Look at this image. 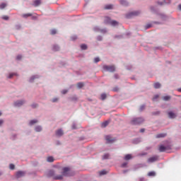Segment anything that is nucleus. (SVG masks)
Here are the masks:
<instances>
[{
    "mask_svg": "<svg viewBox=\"0 0 181 181\" xmlns=\"http://www.w3.org/2000/svg\"><path fill=\"white\" fill-rule=\"evenodd\" d=\"M55 172L53 170H50L47 172V177H54V180H62L63 176H74V172L70 169L69 167H65L63 168V172L62 175L54 176Z\"/></svg>",
    "mask_w": 181,
    "mask_h": 181,
    "instance_id": "f257e3e1",
    "label": "nucleus"
},
{
    "mask_svg": "<svg viewBox=\"0 0 181 181\" xmlns=\"http://www.w3.org/2000/svg\"><path fill=\"white\" fill-rule=\"evenodd\" d=\"M144 119L142 117H137V118H134L131 123L132 125H139L140 124H142L144 122Z\"/></svg>",
    "mask_w": 181,
    "mask_h": 181,
    "instance_id": "f03ea898",
    "label": "nucleus"
},
{
    "mask_svg": "<svg viewBox=\"0 0 181 181\" xmlns=\"http://www.w3.org/2000/svg\"><path fill=\"white\" fill-rule=\"evenodd\" d=\"M103 69L106 70V71H110V73H114V71H115V66L114 65H111V66L104 65Z\"/></svg>",
    "mask_w": 181,
    "mask_h": 181,
    "instance_id": "7ed1b4c3",
    "label": "nucleus"
},
{
    "mask_svg": "<svg viewBox=\"0 0 181 181\" xmlns=\"http://www.w3.org/2000/svg\"><path fill=\"white\" fill-rule=\"evenodd\" d=\"M169 149H172V146H165L163 145H160L158 147L159 152H166V151H169Z\"/></svg>",
    "mask_w": 181,
    "mask_h": 181,
    "instance_id": "20e7f679",
    "label": "nucleus"
},
{
    "mask_svg": "<svg viewBox=\"0 0 181 181\" xmlns=\"http://www.w3.org/2000/svg\"><path fill=\"white\" fill-rule=\"evenodd\" d=\"M105 141L107 144H114L117 139L112 138L111 136H105Z\"/></svg>",
    "mask_w": 181,
    "mask_h": 181,
    "instance_id": "39448f33",
    "label": "nucleus"
},
{
    "mask_svg": "<svg viewBox=\"0 0 181 181\" xmlns=\"http://www.w3.org/2000/svg\"><path fill=\"white\" fill-rule=\"evenodd\" d=\"M25 175V171H18L16 174V177H17V179H19L20 177H23Z\"/></svg>",
    "mask_w": 181,
    "mask_h": 181,
    "instance_id": "423d86ee",
    "label": "nucleus"
},
{
    "mask_svg": "<svg viewBox=\"0 0 181 181\" xmlns=\"http://www.w3.org/2000/svg\"><path fill=\"white\" fill-rule=\"evenodd\" d=\"M158 160V156H153L148 159V163H153V162H156Z\"/></svg>",
    "mask_w": 181,
    "mask_h": 181,
    "instance_id": "0eeeda50",
    "label": "nucleus"
},
{
    "mask_svg": "<svg viewBox=\"0 0 181 181\" xmlns=\"http://www.w3.org/2000/svg\"><path fill=\"white\" fill-rule=\"evenodd\" d=\"M168 115L171 119H173V118H176L177 117L176 113L173 112V111L168 112Z\"/></svg>",
    "mask_w": 181,
    "mask_h": 181,
    "instance_id": "6e6552de",
    "label": "nucleus"
},
{
    "mask_svg": "<svg viewBox=\"0 0 181 181\" xmlns=\"http://www.w3.org/2000/svg\"><path fill=\"white\" fill-rule=\"evenodd\" d=\"M25 104L24 100H18L14 103L15 107H21V105H23Z\"/></svg>",
    "mask_w": 181,
    "mask_h": 181,
    "instance_id": "1a4fd4ad",
    "label": "nucleus"
},
{
    "mask_svg": "<svg viewBox=\"0 0 181 181\" xmlns=\"http://www.w3.org/2000/svg\"><path fill=\"white\" fill-rule=\"evenodd\" d=\"M139 13H141V12H139V11H133V12L130 13L129 14V16H127V18H129V16H138V15H139Z\"/></svg>",
    "mask_w": 181,
    "mask_h": 181,
    "instance_id": "9d476101",
    "label": "nucleus"
},
{
    "mask_svg": "<svg viewBox=\"0 0 181 181\" xmlns=\"http://www.w3.org/2000/svg\"><path fill=\"white\" fill-rule=\"evenodd\" d=\"M166 135H167L166 133H160L156 136V138H157V139L165 138V136H166Z\"/></svg>",
    "mask_w": 181,
    "mask_h": 181,
    "instance_id": "9b49d317",
    "label": "nucleus"
},
{
    "mask_svg": "<svg viewBox=\"0 0 181 181\" xmlns=\"http://www.w3.org/2000/svg\"><path fill=\"white\" fill-rule=\"evenodd\" d=\"M40 4H42V1L35 0L34 2H33V6H39V5H40Z\"/></svg>",
    "mask_w": 181,
    "mask_h": 181,
    "instance_id": "f8f14e48",
    "label": "nucleus"
},
{
    "mask_svg": "<svg viewBox=\"0 0 181 181\" xmlns=\"http://www.w3.org/2000/svg\"><path fill=\"white\" fill-rule=\"evenodd\" d=\"M63 130L62 129H58L57 132H56V135L57 136H62L63 135Z\"/></svg>",
    "mask_w": 181,
    "mask_h": 181,
    "instance_id": "ddd939ff",
    "label": "nucleus"
},
{
    "mask_svg": "<svg viewBox=\"0 0 181 181\" xmlns=\"http://www.w3.org/2000/svg\"><path fill=\"white\" fill-rule=\"evenodd\" d=\"M109 124H110V122L108 121L104 122L101 124V127L102 128H105V127H107Z\"/></svg>",
    "mask_w": 181,
    "mask_h": 181,
    "instance_id": "4468645a",
    "label": "nucleus"
},
{
    "mask_svg": "<svg viewBox=\"0 0 181 181\" xmlns=\"http://www.w3.org/2000/svg\"><path fill=\"white\" fill-rule=\"evenodd\" d=\"M121 5H123V6H128V2L125 0H120Z\"/></svg>",
    "mask_w": 181,
    "mask_h": 181,
    "instance_id": "2eb2a0df",
    "label": "nucleus"
},
{
    "mask_svg": "<svg viewBox=\"0 0 181 181\" xmlns=\"http://www.w3.org/2000/svg\"><path fill=\"white\" fill-rule=\"evenodd\" d=\"M132 158V155L131 154H127L124 156V160H129Z\"/></svg>",
    "mask_w": 181,
    "mask_h": 181,
    "instance_id": "dca6fc26",
    "label": "nucleus"
},
{
    "mask_svg": "<svg viewBox=\"0 0 181 181\" xmlns=\"http://www.w3.org/2000/svg\"><path fill=\"white\" fill-rule=\"evenodd\" d=\"M59 49L60 48L58 45H54L52 47V50H54V52H59Z\"/></svg>",
    "mask_w": 181,
    "mask_h": 181,
    "instance_id": "f3484780",
    "label": "nucleus"
},
{
    "mask_svg": "<svg viewBox=\"0 0 181 181\" xmlns=\"http://www.w3.org/2000/svg\"><path fill=\"white\" fill-rule=\"evenodd\" d=\"M29 16H32V13H25V14H23V15H22V17H23V18H29Z\"/></svg>",
    "mask_w": 181,
    "mask_h": 181,
    "instance_id": "a211bd4d",
    "label": "nucleus"
},
{
    "mask_svg": "<svg viewBox=\"0 0 181 181\" xmlns=\"http://www.w3.org/2000/svg\"><path fill=\"white\" fill-rule=\"evenodd\" d=\"M77 87H78V88H83V87H84V83H81V82L78 83H77Z\"/></svg>",
    "mask_w": 181,
    "mask_h": 181,
    "instance_id": "6ab92c4d",
    "label": "nucleus"
},
{
    "mask_svg": "<svg viewBox=\"0 0 181 181\" xmlns=\"http://www.w3.org/2000/svg\"><path fill=\"white\" fill-rule=\"evenodd\" d=\"M154 88H160V83L159 82L154 83Z\"/></svg>",
    "mask_w": 181,
    "mask_h": 181,
    "instance_id": "aec40b11",
    "label": "nucleus"
},
{
    "mask_svg": "<svg viewBox=\"0 0 181 181\" xmlns=\"http://www.w3.org/2000/svg\"><path fill=\"white\" fill-rule=\"evenodd\" d=\"M47 162H54V158L52 156H49L47 158Z\"/></svg>",
    "mask_w": 181,
    "mask_h": 181,
    "instance_id": "412c9836",
    "label": "nucleus"
},
{
    "mask_svg": "<svg viewBox=\"0 0 181 181\" xmlns=\"http://www.w3.org/2000/svg\"><path fill=\"white\" fill-rule=\"evenodd\" d=\"M107 98V95L105 93H103L101 95H100V99L104 100Z\"/></svg>",
    "mask_w": 181,
    "mask_h": 181,
    "instance_id": "4be33fe9",
    "label": "nucleus"
},
{
    "mask_svg": "<svg viewBox=\"0 0 181 181\" xmlns=\"http://www.w3.org/2000/svg\"><path fill=\"white\" fill-rule=\"evenodd\" d=\"M163 100H164V101H169V100H170V96L169 95L164 96L163 97Z\"/></svg>",
    "mask_w": 181,
    "mask_h": 181,
    "instance_id": "5701e85b",
    "label": "nucleus"
},
{
    "mask_svg": "<svg viewBox=\"0 0 181 181\" xmlns=\"http://www.w3.org/2000/svg\"><path fill=\"white\" fill-rule=\"evenodd\" d=\"M81 49L82 50H86V49H87V45H86V44L81 45Z\"/></svg>",
    "mask_w": 181,
    "mask_h": 181,
    "instance_id": "b1692460",
    "label": "nucleus"
},
{
    "mask_svg": "<svg viewBox=\"0 0 181 181\" xmlns=\"http://www.w3.org/2000/svg\"><path fill=\"white\" fill-rule=\"evenodd\" d=\"M110 24L112 25V26H117V25H118V22L115 21H112L110 22Z\"/></svg>",
    "mask_w": 181,
    "mask_h": 181,
    "instance_id": "393cba45",
    "label": "nucleus"
},
{
    "mask_svg": "<svg viewBox=\"0 0 181 181\" xmlns=\"http://www.w3.org/2000/svg\"><path fill=\"white\" fill-rule=\"evenodd\" d=\"M156 173L154 171L149 172L148 176H156Z\"/></svg>",
    "mask_w": 181,
    "mask_h": 181,
    "instance_id": "a878e982",
    "label": "nucleus"
},
{
    "mask_svg": "<svg viewBox=\"0 0 181 181\" xmlns=\"http://www.w3.org/2000/svg\"><path fill=\"white\" fill-rule=\"evenodd\" d=\"M105 9H112V5L108 4L105 6Z\"/></svg>",
    "mask_w": 181,
    "mask_h": 181,
    "instance_id": "bb28decb",
    "label": "nucleus"
},
{
    "mask_svg": "<svg viewBox=\"0 0 181 181\" xmlns=\"http://www.w3.org/2000/svg\"><path fill=\"white\" fill-rule=\"evenodd\" d=\"M35 131L36 132H40V131H42V127L40 126L36 127Z\"/></svg>",
    "mask_w": 181,
    "mask_h": 181,
    "instance_id": "cd10ccee",
    "label": "nucleus"
},
{
    "mask_svg": "<svg viewBox=\"0 0 181 181\" xmlns=\"http://www.w3.org/2000/svg\"><path fill=\"white\" fill-rule=\"evenodd\" d=\"M6 7V4L3 3L1 4H0V9H4V8Z\"/></svg>",
    "mask_w": 181,
    "mask_h": 181,
    "instance_id": "c85d7f7f",
    "label": "nucleus"
},
{
    "mask_svg": "<svg viewBox=\"0 0 181 181\" xmlns=\"http://www.w3.org/2000/svg\"><path fill=\"white\" fill-rule=\"evenodd\" d=\"M158 5H164L165 4V0H159L158 1Z\"/></svg>",
    "mask_w": 181,
    "mask_h": 181,
    "instance_id": "c756f323",
    "label": "nucleus"
},
{
    "mask_svg": "<svg viewBox=\"0 0 181 181\" xmlns=\"http://www.w3.org/2000/svg\"><path fill=\"white\" fill-rule=\"evenodd\" d=\"M37 120H36V119L31 120L30 122V125H33L34 124H37Z\"/></svg>",
    "mask_w": 181,
    "mask_h": 181,
    "instance_id": "7c9ffc66",
    "label": "nucleus"
},
{
    "mask_svg": "<svg viewBox=\"0 0 181 181\" xmlns=\"http://www.w3.org/2000/svg\"><path fill=\"white\" fill-rule=\"evenodd\" d=\"M99 174L100 175V176H102V175H107V171H105V170H103L100 171Z\"/></svg>",
    "mask_w": 181,
    "mask_h": 181,
    "instance_id": "2f4dec72",
    "label": "nucleus"
},
{
    "mask_svg": "<svg viewBox=\"0 0 181 181\" xmlns=\"http://www.w3.org/2000/svg\"><path fill=\"white\" fill-rule=\"evenodd\" d=\"M150 28H152V24L148 23L146 25V29H150Z\"/></svg>",
    "mask_w": 181,
    "mask_h": 181,
    "instance_id": "473e14b6",
    "label": "nucleus"
},
{
    "mask_svg": "<svg viewBox=\"0 0 181 181\" xmlns=\"http://www.w3.org/2000/svg\"><path fill=\"white\" fill-rule=\"evenodd\" d=\"M9 168L11 170H13L15 169V165L13 164H10Z\"/></svg>",
    "mask_w": 181,
    "mask_h": 181,
    "instance_id": "72a5a7b5",
    "label": "nucleus"
},
{
    "mask_svg": "<svg viewBox=\"0 0 181 181\" xmlns=\"http://www.w3.org/2000/svg\"><path fill=\"white\" fill-rule=\"evenodd\" d=\"M56 33H57V31L56 30H51V35H56Z\"/></svg>",
    "mask_w": 181,
    "mask_h": 181,
    "instance_id": "f704fd0d",
    "label": "nucleus"
},
{
    "mask_svg": "<svg viewBox=\"0 0 181 181\" xmlns=\"http://www.w3.org/2000/svg\"><path fill=\"white\" fill-rule=\"evenodd\" d=\"M108 158H110V154H105L103 156V159H108Z\"/></svg>",
    "mask_w": 181,
    "mask_h": 181,
    "instance_id": "c9c22d12",
    "label": "nucleus"
},
{
    "mask_svg": "<svg viewBox=\"0 0 181 181\" xmlns=\"http://www.w3.org/2000/svg\"><path fill=\"white\" fill-rule=\"evenodd\" d=\"M2 19H4V21H8V19H9V17L8 16H4L2 17Z\"/></svg>",
    "mask_w": 181,
    "mask_h": 181,
    "instance_id": "e433bc0d",
    "label": "nucleus"
},
{
    "mask_svg": "<svg viewBox=\"0 0 181 181\" xmlns=\"http://www.w3.org/2000/svg\"><path fill=\"white\" fill-rule=\"evenodd\" d=\"M145 110V105H141L139 108V111H144Z\"/></svg>",
    "mask_w": 181,
    "mask_h": 181,
    "instance_id": "4c0bfd02",
    "label": "nucleus"
},
{
    "mask_svg": "<svg viewBox=\"0 0 181 181\" xmlns=\"http://www.w3.org/2000/svg\"><path fill=\"white\" fill-rule=\"evenodd\" d=\"M157 98H159V95H154V97L153 98V101H155Z\"/></svg>",
    "mask_w": 181,
    "mask_h": 181,
    "instance_id": "58836bf2",
    "label": "nucleus"
},
{
    "mask_svg": "<svg viewBox=\"0 0 181 181\" xmlns=\"http://www.w3.org/2000/svg\"><path fill=\"white\" fill-rule=\"evenodd\" d=\"M98 62H100V58H99V57L95 58L94 62H95V63H98Z\"/></svg>",
    "mask_w": 181,
    "mask_h": 181,
    "instance_id": "ea45409f",
    "label": "nucleus"
},
{
    "mask_svg": "<svg viewBox=\"0 0 181 181\" xmlns=\"http://www.w3.org/2000/svg\"><path fill=\"white\" fill-rule=\"evenodd\" d=\"M113 91H115V92L119 91V88H118V87H115V88H113Z\"/></svg>",
    "mask_w": 181,
    "mask_h": 181,
    "instance_id": "a19ab883",
    "label": "nucleus"
},
{
    "mask_svg": "<svg viewBox=\"0 0 181 181\" xmlns=\"http://www.w3.org/2000/svg\"><path fill=\"white\" fill-rule=\"evenodd\" d=\"M37 77L36 76H32L30 79V83H33V80H35V78H36Z\"/></svg>",
    "mask_w": 181,
    "mask_h": 181,
    "instance_id": "79ce46f5",
    "label": "nucleus"
},
{
    "mask_svg": "<svg viewBox=\"0 0 181 181\" xmlns=\"http://www.w3.org/2000/svg\"><path fill=\"white\" fill-rule=\"evenodd\" d=\"M127 165H128V163H124L122 164V168H126Z\"/></svg>",
    "mask_w": 181,
    "mask_h": 181,
    "instance_id": "37998d69",
    "label": "nucleus"
},
{
    "mask_svg": "<svg viewBox=\"0 0 181 181\" xmlns=\"http://www.w3.org/2000/svg\"><path fill=\"white\" fill-rule=\"evenodd\" d=\"M159 114H160V112L157 111V112H153V115H159Z\"/></svg>",
    "mask_w": 181,
    "mask_h": 181,
    "instance_id": "c03bdc74",
    "label": "nucleus"
},
{
    "mask_svg": "<svg viewBox=\"0 0 181 181\" xmlns=\"http://www.w3.org/2000/svg\"><path fill=\"white\" fill-rule=\"evenodd\" d=\"M58 100H59V99L55 98L52 99V103H56Z\"/></svg>",
    "mask_w": 181,
    "mask_h": 181,
    "instance_id": "a18cd8bd",
    "label": "nucleus"
},
{
    "mask_svg": "<svg viewBox=\"0 0 181 181\" xmlns=\"http://www.w3.org/2000/svg\"><path fill=\"white\" fill-rule=\"evenodd\" d=\"M17 60H21V59H22V56L21 55H18L17 56Z\"/></svg>",
    "mask_w": 181,
    "mask_h": 181,
    "instance_id": "49530a36",
    "label": "nucleus"
},
{
    "mask_svg": "<svg viewBox=\"0 0 181 181\" xmlns=\"http://www.w3.org/2000/svg\"><path fill=\"white\" fill-rule=\"evenodd\" d=\"M14 75L15 74H11L8 76V78H12V77H13Z\"/></svg>",
    "mask_w": 181,
    "mask_h": 181,
    "instance_id": "de8ad7c7",
    "label": "nucleus"
},
{
    "mask_svg": "<svg viewBox=\"0 0 181 181\" xmlns=\"http://www.w3.org/2000/svg\"><path fill=\"white\" fill-rule=\"evenodd\" d=\"M62 94H66L67 93V90H64L62 91Z\"/></svg>",
    "mask_w": 181,
    "mask_h": 181,
    "instance_id": "09e8293b",
    "label": "nucleus"
},
{
    "mask_svg": "<svg viewBox=\"0 0 181 181\" xmlns=\"http://www.w3.org/2000/svg\"><path fill=\"white\" fill-rule=\"evenodd\" d=\"M32 107L33 108H36V107H37V104H33Z\"/></svg>",
    "mask_w": 181,
    "mask_h": 181,
    "instance_id": "8fccbe9b",
    "label": "nucleus"
},
{
    "mask_svg": "<svg viewBox=\"0 0 181 181\" xmlns=\"http://www.w3.org/2000/svg\"><path fill=\"white\" fill-rule=\"evenodd\" d=\"M4 124V120L0 119V126Z\"/></svg>",
    "mask_w": 181,
    "mask_h": 181,
    "instance_id": "3c124183",
    "label": "nucleus"
},
{
    "mask_svg": "<svg viewBox=\"0 0 181 181\" xmlns=\"http://www.w3.org/2000/svg\"><path fill=\"white\" fill-rule=\"evenodd\" d=\"M140 132H145V129H141Z\"/></svg>",
    "mask_w": 181,
    "mask_h": 181,
    "instance_id": "603ef678",
    "label": "nucleus"
},
{
    "mask_svg": "<svg viewBox=\"0 0 181 181\" xmlns=\"http://www.w3.org/2000/svg\"><path fill=\"white\" fill-rule=\"evenodd\" d=\"M114 77H115V78H119V77H118V75H117V74H115Z\"/></svg>",
    "mask_w": 181,
    "mask_h": 181,
    "instance_id": "864d4df0",
    "label": "nucleus"
},
{
    "mask_svg": "<svg viewBox=\"0 0 181 181\" xmlns=\"http://www.w3.org/2000/svg\"><path fill=\"white\" fill-rule=\"evenodd\" d=\"M76 39H77L76 36H75L74 37H72V40H76Z\"/></svg>",
    "mask_w": 181,
    "mask_h": 181,
    "instance_id": "5fc2aeb1",
    "label": "nucleus"
},
{
    "mask_svg": "<svg viewBox=\"0 0 181 181\" xmlns=\"http://www.w3.org/2000/svg\"><path fill=\"white\" fill-rule=\"evenodd\" d=\"M178 8H179L180 11H181V4H180V5L178 6Z\"/></svg>",
    "mask_w": 181,
    "mask_h": 181,
    "instance_id": "6e6d98bb",
    "label": "nucleus"
},
{
    "mask_svg": "<svg viewBox=\"0 0 181 181\" xmlns=\"http://www.w3.org/2000/svg\"><path fill=\"white\" fill-rule=\"evenodd\" d=\"M72 128L73 129H76V127L74 125L72 127Z\"/></svg>",
    "mask_w": 181,
    "mask_h": 181,
    "instance_id": "4d7b16f0",
    "label": "nucleus"
},
{
    "mask_svg": "<svg viewBox=\"0 0 181 181\" xmlns=\"http://www.w3.org/2000/svg\"><path fill=\"white\" fill-rule=\"evenodd\" d=\"M178 91H180V93H181V88H179V89H178Z\"/></svg>",
    "mask_w": 181,
    "mask_h": 181,
    "instance_id": "13d9d810",
    "label": "nucleus"
},
{
    "mask_svg": "<svg viewBox=\"0 0 181 181\" xmlns=\"http://www.w3.org/2000/svg\"><path fill=\"white\" fill-rule=\"evenodd\" d=\"M2 115V113L0 112V116H1Z\"/></svg>",
    "mask_w": 181,
    "mask_h": 181,
    "instance_id": "bf43d9fd",
    "label": "nucleus"
},
{
    "mask_svg": "<svg viewBox=\"0 0 181 181\" xmlns=\"http://www.w3.org/2000/svg\"><path fill=\"white\" fill-rule=\"evenodd\" d=\"M141 155H146V153H144V154H141Z\"/></svg>",
    "mask_w": 181,
    "mask_h": 181,
    "instance_id": "052dcab7",
    "label": "nucleus"
},
{
    "mask_svg": "<svg viewBox=\"0 0 181 181\" xmlns=\"http://www.w3.org/2000/svg\"><path fill=\"white\" fill-rule=\"evenodd\" d=\"M106 19H109L108 17H106Z\"/></svg>",
    "mask_w": 181,
    "mask_h": 181,
    "instance_id": "680f3d73",
    "label": "nucleus"
},
{
    "mask_svg": "<svg viewBox=\"0 0 181 181\" xmlns=\"http://www.w3.org/2000/svg\"><path fill=\"white\" fill-rule=\"evenodd\" d=\"M0 175H1V173H0Z\"/></svg>",
    "mask_w": 181,
    "mask_h": 181,
    "instance_id": "e2e57ef3",
    "label": "nucleus"
}]
</instances>
